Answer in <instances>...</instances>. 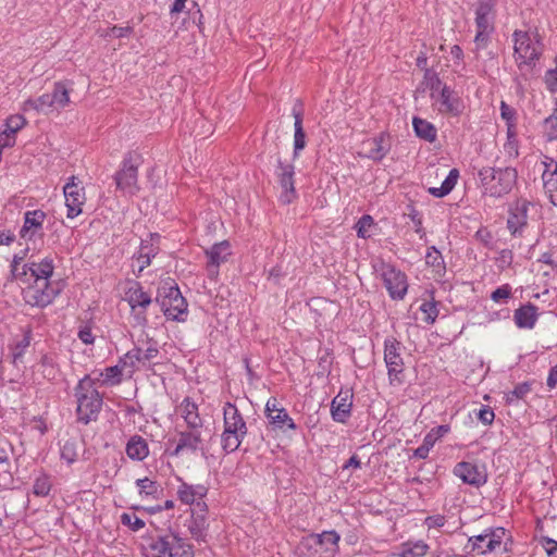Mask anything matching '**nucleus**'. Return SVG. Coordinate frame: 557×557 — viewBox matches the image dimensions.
Wrapping results in <instances>:
<instances>
[{
  "label": "nucleus",
  "mask_w": 557,
  "mask_h": 557,
  "mask_svg": "<svg viewBox=\"0 0 557 557\" xmlns=\"http://www.w3.org/2000/svg\"><path fill=\"white\" fill-rule=\"evenodd\" d=\"M125 300L132 308L137 325L145 326L148 322L145 310L152 302L150 295L144 292L139 282L133 281L125 290Z\"/></svg>",
  "instance_id": "nucleus-11"
},
{
  "label": "nucleus",
  "mask_w": 557,
  "mask_h": 557,
  "mask_svg": "<svg viewBox=\"0 0 557 557\" xmlns=\"http://www.w3.org/2000/svg\"><path fill=\"white\" fill-rule=\"evenodd\" d=\"M133 28L129 26L120 27V26H113L110 29V36L115 38H123L128 36L132 33Z\"/></svg>",
  "instance_id": "nucleus-59"
},
{
  "label": "nucleus",
  "mask_w": 557,
  "mask_h": 557,
  "mask_svg": "<svg viewBox=\"0 0 557 557\" xmlns=\"http://www.w3.org/2000/svg\"><path fill=\"white\" fill-rule=\"evenodd\" d=\"M389 149V136L385 133H381L379 136L363 140L360 144L358 154L373 161H381L388 153Z\"/></svg>",
  "instance_id": "nucleus-15"
},
{
  "label": "nucleus",
  "mask_w": 557,
  "mask_h": 557,
  "mask_svg": "<svg viewBox=\"0 0 557 557\" xmlns=\"http://www.w3.org/2000/svg\"><path fill=\"white\" fill-rule=\"evenodd\" d=\"M429 546L423 541H418L414 544L407 543L403 546L398 557H421L426 554Z\"/></svg>",
  "instance_id": "nucleus-39"
},
{
  "label": "nucleus",
  "mask_w": 557,
  "mask_h": 557,
  "mask_svg": "<svg viewBox=\"0 0 557 557\" xmlns=\"http://www.w3.org/2000/svg\"><path fill=\"white\" fill-rule=\"evenodd\" d=\"M458 177H459L458 170L457 169L450 170L449 174L442 183V186L438 188L437 187L430 188L429 189L430 194L435 197H438V198L448 195L454 189L455 185L457 184Z\"/></svg>",
  "instance_id": "nucleus-35"
},
{
  "label": "nucleus",
  "mask_w": 557,
  "mask_h": 557,
  "mask_svg": "<svg viewBox=\"0 0 557 557\" xmlns=\"http://www.w3.org/2000/svg\"><path fill=\"white\" fill-rule=\"evenodd\" d=\"M206 435L212 437V433L208 428L202 426L188 428L187 431L180 432V438L174 449V455H178L184 450L197 451L202 448V443L206 441Z\"/></svg>",
  "instance_id": "nucleus-14"
},
{
  "label": "nucleus",
  "mask_w": 557,
  "mask_h": 557,
  "mask_svg": "<svg viewBox=\"0 0 557 557\" xmlns=\"http://www.w3.org/2000/svg\"><path fill=\"white\" fill-rule=\"evenodd\" d=\"M500 114L502 117L507 122V126L509 127V124H512L515 126V115L516 111L513 108L508 106L505 101H502L500 103Z\"/></svg>",
  "instance_id": "nucleus-55"
},
{
  "label": "nucleus",
  "mask_w": 557,
  "mask_h": 557,
  "mask_svg": "<svg viewBox=\"0 0 557 557\" xmlns=\"http://www.w3.org/2000/svg\"><path fill=\"white\" fill-rule=\"evenodd\" d=\"M25 124L26 120L23 115H12L7 119L5 126L11 134H16Z\"/></svg>",
  "instance_id": "nucleus-52"
},
{
  "label": "nucleus",
  "mask_w": 557,
  "mask_h": 557,
  "mask_svg": "<svg viewBox=\"0 0 557 557\" xmlns=\"http://www.w3.org/2000/svg\"><path fill=\"white\" fill-rule=\"evenodd\" d=\"M15 144V134H11L10 131L5 129L0 133V148L12 147Z\"/></svg>",
  "instance_id": "nucleus-58"
},
{
  "label": "nucleus",
  "mask_w": 557,
  "mask_h": 557,
  "mask_svg": "<svg viewBox=\"0 0 557 557\" xmlns=\"http://www.w3.org/2000/svg\"><path fill=\"white\" fill-rule=\"evenodd\" d=\"M381 276L389 296L393 299H403L408 287L406 275L396 270L393 265L383 263L381 267Z\"/></svg>",
  "instance_id": "nucleus-13"
},
{
  "label": "nucleus",
  "mask_w": 557,
  "mask_h": 557,
  "mask_svg": "<svg viewBox=\"0 0 557 557\" xmlns=\"http://www.w3.org/2000/svg\"><path fill=\"white\" fill-rule=\"evenodd\" d=\"M140 156L136 152L125 154L121 169L114 175L116 188L127 195H135L139 190L138 166L141 163Z\"/></svg>",
  "instance_id": "nucleus-7"
},
{
  "label": "nucleus",
  "mask_w": 557,
  "mask_h": 557,
  "mask_svg": "<svg viewBox=\"0 0 557 557\" xmlns=\"http://www.w3.org/2000/svg\"><path fill=\"white\" fill-rule=\"evenodd\" d=\"M529 202L517 201L509 211L507 226L512 235H517L527 225Z\"/></svg>",
  "instance_id": "nucleus-23"
},
{
  "label": "nucleus",
  "mask_w": 557,
  "mask_h": 557,
  "mask_svg": "<svg viewBox=\"0 0 557 557\" xmlns=\"http://www.w3.org/2000/svg\"><path fill=\"white\" fill-rule=\"evenodd\" d=\"M295 168L292 163H283L278 159L276 176L282 188L280 199L283 203L288 205L296 198V189L294 185Z\"/></svg>",
  "instance_id": "nucleus-18"
},
{
  "label": "nucleus",
  "mask_w": 557,
  "mask_h": 557,
  "mask_svg": "<svg viewBox=\"0 0 557 557\" xmlns=\"http://www.w3.org/2000/svg\"><path fill=\"white\" fill-rule=\"evenodd\" d=\"M224 431L222 434V447L225 453H233L240 446L247 434L246 422L237 407L226 403L223 408Z\"/></svg>",
  "instance_id": "nucleus-5"
},
{
  "label": "nucleus",
  "mask_w": 557,
  "mask_h": 557,
  "mask_svg": "<svg viewBox=\"0 0 557 557\" xmlns=\"http://www.w3.org/2000/svg\"><path fill=\"white\" fill-rule=\"evenodd\" d=\"M547 385L554 388L557 385V364L553 367L547 376Z\"/></svg>",
  "instance_id": "nucleus-64"
},
{
  "label": "nucleus",
  "mask_w": 557,
  "mask_h": 557,
  "mask_svg": "<svg viewBox=\"0 0 557 557\" xmlns=\"http://www.w3.org/2000/svg\"><path fill=\"white\" fill-rule=\"evenodd\" d=\"M50 488H51V484H50L49 478L46 475H42V476H39L36 479L34 486H33V492L37 496H47L50 492Z\"/></svg>",
  "instance_id": "nucleus-50"
},
{
  "label": "nucleus",
  "mask_w": 557,
  "mask_h": 557,
  "mask_svg": "<svg viewBox=\"0 0 557 557\" xmlns=\"http://www.w3.org/2000/svg\"><path fill=\"white\" fill-rule=\"evenodd\" d=\"M436 102H438V110L442 113L458 115L461 112V102L459 97L446 85H444L438 91Z\"/></svg>",
  "instance_id": "nucleus-22"
},
{
  "label": "nucleus",
  "mask_w": 557,
  "mask_h": 557,
  "mask_svg": "<svg viewBox=\"0 0 557 557\" xmlns=\"http://www.w3.org/2000/svg\"><path fill=\"white\" fill-rule=\"evenodd\" d=\"M208 527L209 523L207 516L191 513L188 529L194 539L197 541L205 540Z\"/></svg>",
  "instance_id": "nucleus-34"
},
{
  "label": "nucleus",
  "mask_w": 557,
  "mask_h": 557,
  "mask_svg": "<svg viewBox=\"0 0 557 557\" xmlns=\"http://www.w3.org/2000/svg\"><path fill=\"white\" fill-rule=\"evenodd\" d=\"M41 366L44 367L42 373L45 377H48L49 380L54 379L55 372L48 357L42 358Z\"/></svg>",
  "instance_id": "nucleus-61"
},
{
  "label": "nucleus",
  "mask_w": 557,
  "mask_h": 557,
  "mask_svg": "<svg viewBox=\"0 0 557 557\" xmlns=\"http://www.w3.org/2000/svg\"><path fill=\"white\" fill-rule=\"evenodd\" d=\"M511 296V287L508 284H505L498 288H496L491 298L495 302H500L502 300L508 299Z\"/></svg>",
  "instance_id": "nucleus-53"
},
{
  "label": "nucleus",
  "mask_w": 557,
  "mask_h": 557,
  "mask_svg": "<svg viewBox=\"0 0 557 557\" xmlns=\"http://www.w3.org/2000/svg\"><path fill=\"white\" fill-rule=\"evenodd\" d=\"M544 188L549 194L550 202L557 206V164L553 172L547 170L543 173Z\"/></svg>",
  "instance_id": "nucleus-37"
},
{
  "label": "nucleus",
  "mask_w": 557,
  "mask_h": 557,
  "mask_svg": "<svg viewBox=\"0 0 557 557\" xmlns=\"http://www.w3.org/2000/svg\"><path fill=\"white\" fill-rule=\"evenodd\" d=\"M292 115L295 119L294 127V158L299 156V152L306 147V133L302 126L304 110L302 102L298 99L292 109Z\"/></svg>",
  "instance_id": "nucleus-21"
},
{
  "label": "nucleus",
  "mask_w": 557,
  "mask_h": 557,
  "mask_svg": "<svg viewBox=\"0 0 557 557\" xmlns=\"http://www.w3.org/2000/svg\"><path fill=\"white\" fill-rule=\"evenodd\" d=\"M425 262L433 268L445 269L444 259L441 252L434 246L428 249L425 255Z\"/></svg>",
  "instance_id": "nucleus-47"
},
{
  "label": "nucleus",
  "mask_w": 557,
  "mask_h": 557,
  "mask_svg": "<svg viewBox=\"0 0 557 557\" xmlns=\"http://www.w3.org/2000/svg\"><path fill=\"white\" fill-rule=\"evenodd\" d=\"M150 548L158 553L157 557H195L193 546L172 532L153 539Z\"/></svg>",
  "instance_id": "nucleus-8"
},
{
  "label": "nucleus",
  "mask_w": 557,
  "mask_h": 557,
  "mask_svg": "<svg viewBox=\"0 0 557 557\" xmlns=\"http://www.w3.org/2000/svg\"><path fill=\"white\" fill-rule=\"evenodd\" d=\"M156 301L168 319L178 322L185 321L188 305L174 281L168 278L162 282L158 288Z\"/></svg>",
  "instance_id": "nucleus-4"
},
{
  "label": "nucleus",
  "mask_w": 557,
  "mask_h": 557,
  "mask_svg": "<svg viewBox=\"0 0 557 557\" xmlns=\"http://www.w3.org/2000/svg\"><path fill=\"white\" fill-rule=\"evenodd\" d=\"M506 536L507 531L504 528L486 529L483 534L471 536L468 543L471 550L478 554L508 552L507 543H504Z\"/></svg>",
  "instance_id": "nucleus-10"
},
{
  "label": "nucleus",
  "mask_w": 557,
  "mask_h": 557,
  "mask_svg": "<svg viewBox=\"0 0 557 557\" xmlns=\"http://www.w3.org/2000/svg\"><path fill=\"white\" fill-rule=\"evenodd\" d=\"M504 150L509 157L517 158L519 156L518 140L512 124H509L508 138L504 145Z\"/></svg>",
  "instance_id": "nucleus-44"
},
{
  "label": "nucleus",
  "mask_w": 557,
  "mask_h": 557,
  "mask_svg": "<svg viewBox=\"0 0 557 557\" xmlns=\"http://www.w3.org/2000/svg\"><path fill=\"white\" fill-rule=\"evenodd\" d=\"M54 270L53 259L50 257L44 258L41 261H32L23 267L22 275L30 272L35 282L50 283L49 278L52 276Z\"/></svg>",
  "instance_id": "nucleus-20"
},
{
  "label": "nucleus",
  "mask_w": 557,
  "mask_h": 557,
  "mask_svg": "<svg viewBox=\"0 0 557 557\" xmlns=\"http://www.w3.org/2000/svg\"><path fill=\"white\" fill-rule=\"evenodd\" d=\"M46 219V213L42 210L27 211L24 215V225L21 230V236L26 237L28 233L32 235L39 228Z\"/></svg>",
  "instance_id": "nucleus-29"
},
{
  "label": "nucleus",
  "mask_w": 557,
  "mask_h": 557,
  "mask_svg": "<svg viewBox=\"0 0 557 557\" xmlns=\"http://www.w3.org/2000/svg\"><path fill=\"white\" fill-rule=\"evenodd\" d=\"M537 307L531 302L515 310L513 320L519 329H533L537 321Z\"/></svg>",
  "instance_id": "nucleus-25"
},
{
  "label": "nucleus",
  "mask_w": 557,
  "mask_h": 557,
  "mask_svg": "<svg viewBox=\"0 0 557 557\" xmlns=\"http://www.w3.org/2000/svg\"><path fill=\"white\" fill-rule=\"evenodd\" d=\"M191 505V513L207 516L208 507L202 499H196Z\"/></svg>",
  "instance_id": "nucleus-62"
},
{
  "label": "nucleus",
  "mask_w": 557,
  "mask_h": 557,
  "mask_svg": "<svg viewBox=\"0 0 557 557\" xmlns=\"http://www.w3.org/2000/svg\"><path fill=\"white\" fill-rule=\"evenodd\" d=\"M147 246H141L139 256H138V262L139 264V271H143L146 267L150 264V258L156 255V252L152 249L147 250Z\"/></svg>",
  "instance_id": "nucleus-54"
},
{
  "label": "nucleus",
  "mask_w": 557,
  "mask_h": 557,
  "mask_svg": "<svg viewBox=\"0 0 557 557\" xmlns=\"http://www.w3.org/2000/svg\"><path fill=\"white\" fill-rule=\"evenodd\" d=\"M75 396L78 421L87 424L96 420L102 407V396L95 387V380H91L89 375L83 377L75 388Z\"/></svg>",
  "instance_id": "nucleus-3"
},
{
  "label": "nucleus",
  "mask_w": 557,
  "mask_h": 557,
  "mask_svg": "<svg viewBox=\"0 0 557 557\" xmlns=\"http://www.w3.org/2000/svg\"><path fill=\"white\" fill-rule=\"evenodd\" d=\"M181 412L184 418L187 428L202 426V420L198 413V406L195 401L186 397L181 404Z\"/></svg>",
  "instance_id": "nucleus-28"
},
{
  "label": "nucleus",
  "mask_w": 557,
  "mask_h": 557,
  "mask_svg": "<svg viewBox=\"0 0 557 557\" xmlns=\"http://www.w3.org/2000/svg\"><path fill=\"white\" fill-rule=\"evenodd\" d=\"M65 205L67 208V218L74 219L82 213V206L85 203L84 187H78L75 183V176L70 178L63 188Z\"/></svg>",
  "instance_id": "nucleus-19"
},
{
  "label": "nucleus",
  "mask_w": 557,
  "mask_h": 557,
  "mask_svg": "<svg viewBox=\"0 0 557 557\" xmlns=\"http://www.w3.org/2000/svg\"><path fill=\"white\" fill-rule=\"evenodd\" d=\"M205 252L208 258L206 264L208 276L215 280L219 275L220 265L225 263L231 256V245L227 240H222L206 249Z\"/></svg>",
  "instance_id": "nucleus-16"
},
{
  "label": "nucleus",
  "mask_w": 557,
  "mask_h": 557,
  "mask_svg": "<svg viewBox=\"0 0 557 557\" xmlns=\"http://www.w3.org/2000/svg\"><path fill=\"white\" fill-rule=\"evenodd\" d=\"M531 391V386L529 383L523 382L518 384L511 392L506 395L507 403H512L513 400L522 399L529 392Z\"/></svg>",
  "instance_id": "nucleus-49"
},
{
  "label": "nucleus",
  "mask_w": 557,
  "mask_h": 557,
  "mask_svg": "<svg viewBox=\"0 0 557 557\" xmlns=\"http://www.w3.org/2000/svg\"><path fill=\"white\" fill-rule=\"evenodd\" d=\"M126 454L131 459L144 460L149 454L147 442L141 436H132L126 445Z\"/></svg>",
  "instance_id": "nucleus-30"
},
{
  "label": "nucleus",
  "mask_w": 557,
  "mask_h": 557,
  "mask_svg": "<svg viewBox=\"0 0 557 557\" xmlns=\"http://www.w3.org/2000/svg\"><path fill=\"white\" fill-rule=\"evenodd\" d=\"M374 220L371 215H362L356 224L357 235L361 238L370 237L369 228L373 226Z\"/></svg>",
  "instance_id": "nucleus-45"
},
{
  "label": "nucleus",
  "mask_w": 557,
  "mask_h": 557,
  "mask_svg": "<svg viewBox=\"0 0 557 557\" xmlns=\"http://www.w3.org/2000/svg\"><path fill=\"white\" fill-rule=\"evenodd\" d=\"M420 310L424 314L423 321L428 324H432L435 322L438 315L437 304L433 299L430 301H423L420 306Z\"/></svg>",
  "instance_id": "nucleus-40"
},
{
  "label": "nucleus",
  "mask_w": 557,
  "mask_h": 557,
  "mask_svg": "<svg viewBox=\"0 0 557 557\" xmlns=\"http://www.w3.org/2000/svg\"><path fill=\"white\" fill-rule=\"evenodd\" d=\"M495 414L490 407H482L478 412V419L485 425L494 421Z\"/></svg>",
  "instance_id": "nucleus-56"
},
{
  "label": "nucleus",
  "mask_w": 557,
  "mask_h": 557,
  "mask_svg": "<svg viewBox=\"0 0 557 557\" xmlns=\"http://www.w3.org/2000/svg\"><path fill=\"white\" fill-rule=\"evenodd\" d=\"M401 343L396 338H387L384 342V361L387 368L389 384L399 386L404 383V360L400 355Z\"/></svg>",
  "instance_id": "nucleus-9"
},
{
  "label": "nucleus",
  "mask_w": 557,
  "mask_h": 557,
  "mask_svg": "<svg viewBox=\"0 0 557 557\" xmlns=\"http://www.w3.org/2000/svg\"><path fill=\"white\" fill-rule=\"evenodd\" d=\"M515 39V59L519 73L516 76L518 87H522V82H527L536 75V62L542 55L543 46L537 35H531L528 32L516 30Z\"/></svg>",
  "instance_id": "nucleus-1"
},
{
  "label": "nucleus",
  "mask_w": 557,
  "mask_h": 557,
  "mask_svg": "<svg viewBox=\"0 0 557 557\" xmlns=\"http://www.w3.org/2000/svg\"><path fill=\"white\" fill-rule=\"evenodd\" d=\"M59 284L35 282L23 292L24 300L30 306L46 307L60 294Z\"/></svg>",
  "instance_id": "nucleus-12"
},
{
  "label": "nucleus",
  "mask_w": 557,
  "mask_h": 557,
  "mask_svg": "<svg viewBox=\"0 0 557 557\" xmlns=\"http://www.w3.org/2000/svg\"><path fill=\"white\" fill-rule=\"evenodd\" d=\"M78 456L77 443L75 440H69L64 443L61 448V458L66 460L69 463H73Z\"/></svg>",
  "instance_id": "nucleus-42"
},
{
  "label": "nucleus",
  "mask_w": 557,
  "mask_h": 557,
  "mask_svg": "<svg viewBox=\"0 0 557 557\" xmlns=\"http://www.w3.org/2000/svg\"><path fill=\"white\" fill-rule=\"evenodd\" d=\"M455 474L459 476L465 483L479 486L485 482L484 476L479 471L478 467L470 462H459L455 467Z\"/></svg>",
  "instance_id": "nucleus-26"
},
{
  "label": "nucleus",
  "mask_w": 557,
  "mask_h": 557,
  "mask_svg": "<svg viewBox=\"0 0 557 557\" xmlns=\"http://www.w3.org/2000/svg\"><path fill=\"white\" fill-rule=\"evenodd\" d=\"M23 110L28 112L30 110H35L37 112H42L45 114L49 112L55 111V107L52 102L51 96L49 92L41 95L37 99H28L23 104Z\"/></svg>",
  "instance_id": "nucleus-31"
},
{
  "label": "nucleus",
  "mask_w": 557,
  "mask_h": 557,
  "mask_svg": "<svg viewBox=\"0 0 557 557\" xmlns=\"http://www.w3.org/2000/svg\"><path fill=\"white\" fill-rule=\"evenodd\" d=\"M121 522L123 525L128 527L133 531H139L145 527L144 520L138 518L135 513H126L124 512L121 516Z\"/></svg>",
  "instance_id": "nucleus-48"
},
{
  "label": "nucleus",
  "mask_w": 557,
  "mask_h": 557,
  "mask_svg": "<svg viewBox=\"0 0 557 557\" xmlns=\"http://www.w3.org/2000/svg\"><path fill=\"white\" fill-rule=\"evenodd\" d=\"M309 540L315 545L325 546L326 550H333L337 546L339 535L335 531H325L310 535Z\"/></svg>",
  "instance_id": "nucleus-36"
},
{
  "label": "nucleus",
  "mask_w": 557,
  "mask_h": 557,
  "mask_svg": "<svg viewBox=\"0 0 557 557\" xmlns=\"http://www.w3.org/2000/svg\"><path fill=\"white\" fill-rule=\"evenodd\" d=\"M78 338L84 343V344H92L94 341H95V337L92 336L91 334V330L90 327L88 326H84L82 327L79 331H78Z\"/></svg>",
  "instance_id": "nucleus-60"
},
{
  "label": "nucleus",
  "mask_w": 557,
  "mask_h": 557,
  "mask_svg": "<svg viewBox=\"0 0 557 557\" xmlns=\"http://www.w3.org/2000/svg\"><path fill=\"white\" fill-rule=\"evenodd\" d=\"M544 133L549 141L557 139V109L545 119Z\"/></svg>",
  "instance_id": "nucleus-43"
},
{
  "label": "nucleus",
  "mask_w": 557,
  "mask_h": 557,
  "mask_svg": "<svg viewBox=\"0 0 557 557\" xmlns=\"http://www.w3.org/2000/svg\"><path fill=\"white\" fill-rule=\"evenodd\" d=\"M424 82L426 84V87H429L432 90V97H434L435 91H440L443 87L437 73L430 69H425Z\"/></svg>",
  "instance_id": "nucleus-46"
},
{
  "label": "nucleus",
  "mask_w": 557,
  "mask_h": 557,
  "mask_svg": "<svg viewBox=\"0 0 557 557\" xmlns=\"http://www.w3.org/2000/svg\"><path fill=\"white\" fill-rule=\"evenodd\" d=\"M148 344L149 346L146 349L135 347L127 351L124 357L120 359V363H123V367L129 368V372L132 373L137 368L138 363L146 364L154 360L159 355V349L152 339H148Z\"/></svg>",
  "instance_id": "nucleus-17"
},
{
  "label": "nucleus",
  "mask_w": 557,
  "mask_h": 557,
  "mask_svg": "<svg viewBox=\"0 0 557 557\" xmlns=\"http://www.w3.org/2000/svg\"><path fill=\"white\" fill-rule=\"evenodd\" d=\"M126 367H123V363L119 362L113 367L106 368L102 372H98L97 376L91 377V380H95V383L101 381L103 384H119L121 382L122 371Z\"/></svg>",
  "instance_id": "nucleus-32"
},
{
  "label": "nucleus",
  "mask_w": 557,
  "mask_h": 557,
  "mask_svg": "<svg viewBox=\"0 0 557 557\" xmlns=\"http://www.w3.org/2000/svg\"><path fill=\"white\" fill-rule=\"evenodd\" d=\"M546 83L552 90H554L557 87V70L547 71Z\"/></svg>",
  "instance_id": "nucleus-63"
},
{
  "label": "nucleus",
  "mask_w": 557,
  "mask_h": 557,
  "mask_svg": "<svg viewBox=\"0 0 557 557\" xmlns=\"http://www.w3.org/2000/svg\"><path fill=\"white\" fill-rule=\"evenodd\" d=\"M484 195L500 198L511 191L517 184L518 172L515 168H483L478 173Z\"/></svg>",
  "instance_id": "nucleus-2"
},
{
  "label": "nucleus",
  "mask_w": 557,
  "mask_h": 557,
  "mask_svg": "<svg viewBox=\"0 0 557 557\" xmlns=\"http://www.w3.org/2000/svg\"><path fill=\"white\" fill-rule=\"evenodd\" d=\"M177 495H178L180 500L184 504L191 505L196 500V497L194 495L193 485H189L185 482H183L180 485V487L177 490Z\"/></svg>",
  "instance_id": "nucleus-51"
},
{
  "label": "nucleus",
  "mask_w": 557,
  "mask_h": 557,
  "mask_svg": "<svg viewBox=\"0 0 557 557\" xmlns=\"http://www.w3.org/2000/svg\"><path fill=\"white\" fill-rule=\"evenodd\" d=\"M351 394L348 391L339 392L333 399L331 405L332 417L336 422L344 423L350 414L351 410Z\"/></svg>",
  "instance_id": "nucleus-24"
},
{
  "label": "nucleus",
  "mask_w": 557,
  "mask_h": 557,
  "mask_svg": "<svg viewBox=\"0 0 557 557\" xmlns=\"http://www.w3.org/2000/svg\"><path fill=\"white\" fill-rule=\"evenodd\" d=\"M446 522L445 516L443 515H434L429 516L424 520V524L431 529V528H442Z\"/></svg>",
  "instance_id": "nucleus-57"
},
{
  "label": "nucleus",
  "mask_w": 557,
  "mask_h": 557,
  "mask_svg": "<svg viewBox=\"0 0 557 557\" xmlns=\"http://www.w3.org/2000/svg\"><path fill=\"white\" fill-rule=\"evenodd\" d=\"M412 124L418 137L429 143H433L436 139L437 132L432 123L414 116Z\"/></svg>",
  "instance_id": "nucleus-33"
},
{
  "label": "nucleus",
  "mask_w": 557,
  "mask_h": 557,
  "mask_svg": "<svg viewBox=\"0 0 557 557\" xmlns=\"http://www.w3.org/2000/svg\"><path fill=\"white\" fill-rule=\"evenodd\" d=\"M136 485L139 488V494L144 496H154L159 491V484L148 478L138 479Z\"/></svg>",
  "instance_id": "nucleus-41"
},
{
  "label": "nucleus",
  "mask_w": 557,
  "mask_h": 557,
  "mask_svg": "<svg viewBox=\"0 0 557 557\" xmlns=\"http://www.w3.org/2000/svg\"><path fill=\"white\" fill-rule=\"evenodd\" d=\"M496 4L497 0H478L475 8L476 35L474 38L476 51L486 48L490 34L494 29Z\"/></svg>",
  "instance_id": "nucleus-6"
},
{
  "label": "nucleus",
  "mask_w": 557,
  "mask_h": 557,
  "mask_svg": "<svg viewBox=\"0 0 557 557\" xmlns=\"http://www.w3.org/2000/svg\"><path fill=\"white\" fill-rule=\"evenodd\" d=\"M72 82L61 81L53 84V89L50 94L55 111H60L69 106L70 92L72 91Z\"/></svg>",
  "instance_id": "nucleus-27"
},
{
  "label": "nucleus",
  "mask_w": 557,
  "mask_h": 557,
  "mask_svg": "<svg viewBox=\"0 0 557 557\" xmlns=\"http://www.w3.org/2000/svg\"><path fill=\"white\" fill-rule=\"evenodd\" d=\"M268 419L270 424L273 425V428L284 429L285 425H287V428L292 430L296 428L293 419L288 416L284 408L278 409L274 413H269Z\"/></svg>",
  "instance_id": "nucleus-38"
}]
</instances>
